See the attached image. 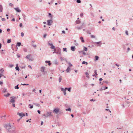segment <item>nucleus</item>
<instances>
[{
    "label": "nucleus",
    "instance_id": "obj_64",
    "mask_svg": "<svg viewBox=\"0 0 133 133\" xmlns=\"http://www.w3.org/2000/svg\"><path fill=\"white\" fill-rule=\"evenodd\" d=\"M115 65L116 66H117L118 67L119 66V65L118 64H117L116 63H115Z\"/></svg>",
    "mask_w": 133,
    "mask_h": 133
},
{
    "label": "nucleus",
    "instance_id": "obj_52",
    "mask_svg": "<svg viewBox=\"0 0 133 133\" xmlns=\"http://www.w3.org/2000/svg\"><path fill=\"white\" fill-rule=\"evenodd\" d=\"M19 26L21 28H23L22 24V23H20L19 24Z\"/></svg>",
    "mask_w": 133,
    "mask_h": 133
},
{
    "label": "nucleus",
    "instance_id": "obj_10",
    "mask_svg": "<svg viewBox=\"0 0 133 133\" xmlns=\"http://www.w3.org/2000/svg\"><path fill=\"white\" fill-rule=\"evenodd\" d=\"M52 113V112H47V114H46L47 115V116H52V115L51 114Z\"/></svg>",
    "mask_w": 133,
    "mask_h": 133
},
{
    "label": "nucleus",
    "instance_id": "obj_40",
    "mask_svg": "<svg viewBox=\"0 0 133 133\" xmlns=\"http://www.w3.org/2000/svg\"><path fill=\"white\" fill-rule=\"evenodd\" d=\"M61 51V49L59 48H58L56 49V51Z\"/></svg>",
    "mask_w": 133,
    "mask_h": 133
},
{
    "label": "nucleus",
    "instance_id": "obj_20",
    "mask_svg": "<svg viewBox=\"0 0 133 133\" xmlns=\"http://www.w3.org/2000/svg\"><path fill=\"white\" fill-rule=\"evenodd\" d=\"M60 59L61 61H62L64 60L66 61V59L64 57H60Z\"/></svg>",
    "mask_w": 133,
    "mask_h": 133
},
{
    "label": "nucleus",
    "instance_id": "obj_7",
    "mask_svg": "<svg viewBox=\"0 0 133 133\" xmlns=\"http://www.w3.org/2000/svg\"><path fill=\"white\" fill-rule=\"evenodd\" d=\"M31 54H29L27 55L25 57V58L28 59H29V61H32V58H29L30 56H31Z\"/></svg>",
    "mask_w": 133,
    "mask_h": 133
},
{
    "label": "nucleus",
    "instance_id": "obj_37",
    "mask_svg": "<svg viewBox=\"0 0 133 133\" xmlns=\"http://www.w3.org/2000/svg\"><path fill=\"white\" fill-rule=\"evenodd\" d=\"M62 80V77L60 76L59 78V82H60Z\"/></svg>",
    "mask_w": 133,
    "mask_h": 133
},
{
    "label": "nucleus",
    "instance_id": "obj_9",
    "mask_svg": "<svg viewBox=\"0 0 133 133\" xmlns=\"http://www.w3.org/2000/svg\"><path fill=\"white\" fill-rule=\"evenodd\" d=\"M21 45V42H17V45H16V51H17V50L18 49V48L17 46H20Z\"/></svg>",
    "mask_w": 133,
    "mask_h": 133
},
{
    "label": "nucleus",
    "instance_id": "obj_27",
    "mask_svg": "<svg viewBox=\"0 0 133 133\" xmlns=\"http://www.w3.org/2000/svg\"><path fill=\"white\" fill-rule=\"evenodd\" d=\"M85 74L86 75V77L87 78H89V74L88 73V72H86L85 73Z\"/></svg>",
    "mask_w": 133,
    "mask_h": 133
},
{
    "label": "nucleus",
    "instance_id": "obj_43",
    "mask_svg": "<svg viewBox=\"0 0 133 133\" xmlns=\"http://www.w3.org/2000/svg\"><path fill=\"white\" fill-rule=\"evenodd\" d=\"M63 51H65L66 52L67 51V48H63Z\"/></svg>",
    "mask_w": 133,
    "mask_h": 133
},
{
    "label": "nucleus",
    "instance_id": "obj_17",
    "mask_svg": "<svg viewBox=\"0 0 133 133\" xmlns=\"http://www.w3.org/2000/svg\"><path fill=\"white\" fill-rule=\"evenodd\" d=\"M3 9L2 6L1 5H0V12H2V11Z\"/></svg>",
    "mask_w": 133,
    "mask_h": 133
},
{
    "label": "nucleus",
    "instance_id": "obj_57",
    "mask_svg": "<svg viewBox=\"0 0 133 133\" xmlns=\"http://www.w3.org/2000/svg\"><path fill=\"white\" fill-rule=\"evenodd\" d=\"M47 35L46 34H44L43 35V37L44 38H45L46 37V36Z\"/></svg>",
    "mask_w": 133,
    "mask_h": 133
},
{
    "label": "nucleus",
    "instance_id": "obj_14",
    "mask_svg": "<svg viewBox=\"0 0 133 133\" xmlns=\"http://www.w3.org/2000/svg\"><path fill=\"white\" fill-rule=\"evenodd\" d=\"M45 62L46 63H48V65L49 66H50L51 64V62L50 61H45Z\"/></svg>",
    "mask_w": 133,
    "mask_h": 133
},
{
    "label": "nucleus",
    "instance_id": "obj_63",
    "mask_svg": "<svg viewBox=\"0 0 133 133\" xmlns=\"http://www.w3.org/2000/svg\"><path fill=\"white\" fill-rule=\"evenodd\" d=\"M54 1V0H52L51 1V4H52L53 3Z\"/></svg>",
    "mask_w": 133,
    "mask_h": 133
},
{
    "label": "nucleus",
    "instance_id": "obj_23",
    "mask_svg": "<svg viewBox=\"0 0 133 133\" xmlns=\"http://www.w3.org/2000/svg\"><path fill=\"white\" fill-rule=\"evenodd\" d=\"M29 106H30L29 108L30 109H32L33 107V105H31V104H29Z\"/></svg>",
    "mask_w": 133,
    "mask_h": 133
},
{
    "label": "nucleus",
    "instance_id": "obj_29",
    "mask_svg": "<svg viewBox=\"0 0 133 133\" xmlns=\"http://www.w3.org/2000/svg\"><path fill=\"white\" fill-rule=\"evenodd\" d=\"M18 85H19V84H17L16 86H15L14 88L15 89H18L19 88L18 86Z\"/></svg>",
    "mask_w": 133,
    "mask_h": 133
},
{
    "label": "nucleus",
    "instance_id": "obj_41",
    "mask_svg": "<svg viewBox=\"0 0 133 133\" xmlns=\"http://www.w3.org/2000/svg\"><path fill=\"white\" fill-rule=\"evenodd\" d=\"M71 87H69L68 88V89H67V90L69 92L71 91Z\"/></svg>",
    "mask_w": 133,
    "mask_h": 133
},
{
    "label": "nucleus",
    "instance_id": "obj_38",
    "mask_svg": "<svg viewBox=\"0 0 133 133\" xmlns=\"http://www.w3.org/2000/svg\"><path fill=\"white\" fill-rule=\"evenodd\" d=\"M54 64H58V62H57V60L56 59L54 61Z\"/></svg>",
    "mask_w": 133,
    "mask_h": 133
},
{
    "label": "nucleus",
    "instance_id": "obj_4",
    "mask_svg": "<svg viewBox=\"0 0 133 133\" xmlns=\"http://www.w3.org/2000/svg\"><path fill=\"white\" fill-rule=\"evenodd\" d=\"M53 21L52 19L48 20L47 21V25L48 26H50L51 25Z\"/></svg>",
    "mask_w": 133,
    "mask_h": 133
},
{
    "label": "nucleus",
    "instance_id": "obj_36",
    "mask_svg": "<svg viewBox=\"0 0 133 133\" xmlns=\"http://www.w3.org/2000/svg\"><path fill=\"white\" fill-rule=\"evenodd\" d=\"M61 90L63 92L66 91V90L63 88H61Z\"/></svg>",
    "mask_w": 133,
    "mask_h": 133
},
{
    "label": "nucleus",
    "instance_id": "obj_24",
    "mask_svg": "<svg viewBox=\"0 0 133 133\" xmlns=\"http://www.w3.org/2000/svg\"><path fill=\"white\" fill-rule=\"evenodd\" d=\"M10 95V94L9 93H8L6 95L5 94L4 96L7 97H9Z\"/></svg>",
    "mask_w": 133,
    "mask_h": 133
},
{
    "label": "nucleus",
    "instance_id": "obj_48",
    "mask_svg": "<svg viewBox=\"0 0 133 133\" xmlns=\"http://www.w3.org/2000/svg\"><path fill=\"white\" fill-rule=\"evenodd\" d=\"M5 116H6L5 115L4 116H1V117L2 118V119L3 118H4V119L5 118Z\"/></svg>",
    "mask_w": 133,
    "mask_h": 133
},
{
    "label": "nucleus",
    "instance_id": "obj_42",
    "mask_svg": "<svg viewBox=\"0 0 133 133\" xmlns=\"http://www.w3.org/2000/svg\"><path fill=\"white\" fill-rule=\"evenodd\" d=\"M87 34H91V33L90 32L89 30H87Z\"/></svg>",
    "mask_w": 133,
    "mask_h": 133
},
{
    "label": "nucleus",
    "instance_id": "obj_30",
    "mask_svg": "<svg viewBox=\"0 0 133 133\" xmlns=\"http://www.w3.org/2000/svg\"><path fill=\"white\" fill-rule=\"evenodd\" d=\"M6 89L5 88H4L2 90V92L4 93L6 92Z\"/></svg>",
    "mask_w": 133,
    "mask_h": 133
},
{
    "label": "nucleus",
    "instance_id": "obj_19",
    "mask_svg": "<svg viewBox=\"0 0 133 133\" xmlns=\"http://www.w3.org/2000/svg\"><path fill=\"white\" fill-rule=\"evenodd\" d=\"M70 69V68L68 66L67 67V69L66 70V71L67 72H69Z\"/></svg>",
    "mask_w": 133,
    "mask_h": 133
},
{
    "label": "nucleus",
    "instance_id": "obj_56",
    "mask_svg": "<svg viewBox=\"0 0 133 133\" xmlns=\"http://www.w3.org/2000/svg\"><path fill=\"white\" fill-rule=\"evenodd\" d=\"M21 85H29V84H25V83H24V84H21Z\"/></svg>",
    "mask_w": 133,
    "mask_h": 133
},
{
    "label": "nucleus",
    "instance_id": "obj_22",
    "mask_svg": "<svg viewBox=\"0 0 133 133\" xmlns=\"http://www.w3.org/2000/svg\"><path fill=\"white\" fill-rule=\"evenodd\" d=\"M81 23V21L79 20H77L76 21V24H79Z\"/></svg>",
    "mask_w": 133,
    "mask_h": 133
},
{
    "label": "nucleus",
    "instance_id": "obj_3",
    "mask_svg": "<svg viewBox=\"0 0 133 133\" xmlns=\"http://www.w3.org/2000/svg\"><path fill=\"white\" fill-rule=\"evenodd\" d=\"M50 42H51V41H48V45H49L51 46V47H50L52 49H55L54 46L53 45L52 43H50Z\"/></svg>",
    "mask_w": 133,
    "mask_h": 133
},
{
    "label": "nucleus",
    "instance_id": "obj_34",
    "mask_svg": "<svg viewBox=\"0 0 133 133\" xmlns=\"http://www.w3.org/2000/svg\"><path fill=\"white\" fill-rule=\"evenodd\" d=\"M97 70H95L94 71V73L95 74V75H96V76L98 75V74H97ZM95 77H96V76H95Z\"/></svg>",
    "mask_w": 133,
    "mask_h": 133
},
{
    "label": "nucleus",
    "instance_id": "obj_61",
    "mask_svg": "<svg viewBox=\"0 0 133 133\" xmlns=\"http://www.w3.org/2000/svg\"><path fill=\"white\" fill-rule=\"evenodd\" d=\"M32 46L34 48H35L36 47V45H34L33 44H32Z\"/></svg>",
    "mask_w": 133,
    "mask_h": 133
},
{
    "label": "nucleus",
    "instance_id": "obj_25",
    "mask_svg": "<svg viewBox=\"0 0 133 133\" xmlns=\"http://www.w3.org/2000/svg\"><path fill=\"white\" fill-rule=\"evenodd\" d=\"M33 104L34 105H35L37 107H39L40 106V105L38 103H33Z\"/></svg>",
    "mask_w": 133,
    "mask_h": 133
},
{
    "label": "nucleus",
    "instance_id": "obj_46",
    "mask_svg": "<svg viewBox=\"0 0 133 133\" xmlns=\"http://www.w3.org/2000/svg\"><path fill=\"white\" fill-rule=\"evenodd\" d=\"M82 28V26H80L78 27L77 29H81Z\"/></svg>",
    "mask_w": 133,
    "mask_h": 133
},
{
    "label": "nucleus",
    "instance_id": "obj_18",
    "mask_svg": "<svg viewBox=\"0 0 133 133\" xmlns=\"http://www.w3.org/2000/svg\"><path fill=\"white\" fill-rule=\"evenodd\" d=\"M44 69H45V67L43 66L41 67V71L42 72H44Z\"/></svg>",
    "mask_w": 133,
    "mask_h": 133
},
{
    "label": "nucleus",
    "instance_id": "obj_44",
    "mask_svg": "<svg viewBox=\"0 0 133 133\" xmlns=\"http://www.w3.org/2000/svg\"><path fill=\"white\" fill-rule=\"evenodd\" d=\"M125 33L127 35H128V31L127 30H126L125 31Z\"/></svg>",
    "mask_w": 133,
    "mask_h": 133
},
{
    "label": "nucleus",
    "instance_id": "obj_53",
    "mask_svg": "<svg viewBox=\"0 0 133 133\" xmlns=\"http://www.w3.org/2000/svg\"><path fill=\"white\" fill-rule=\"evenodd\" d=\"M23 50L25 52H26L27 51V50L26 49V48H24L23 49Z\"/></svg>",
    "mask_w": 133,
    "mask_h": 133
},
{
    "label": "nucleus",
    "instance_id": "obj_58",
    "mask_svg": "<svg viewBox=\"0 0 133 133\" xmlns=\"http://www.w3.org/2000/svg\"><path fill=\"white\" fill-rule=\"evenodd\" d=\"M2 21H5V19L4 18H2Z\"/></svg>",
    "mask_w": 133,
    "mask_h": 133
},
{
    "label": "nucleus",
    "instance_id": "obj_16",
    "mask_svg": "<svg viewBox=\"0 0 133 133\" xmlns=\"http://www.w3.org/2000/svg\"><path fill=\"white\" fill-rule=\"evenodd\" d=\"M80 39L81 40V41L82 43H84V40L83 38V37H81L80 38Z\"/></svg>",
    "mask_w": 133,
    "mask_h": 133
},
{
    "label": "nucleus",
    "instance_id": "obj_26",
    "mask_svg": "<svg viewBox=\"0 0 133 133\" xmlns=\"http://www.w3.org/2000/svg\"><path fill=\"white\" fill-rule=\"evenodd\" d=\"M22 15L23 16V18H23L24 20L25 21V17H26L25 15L24 14H22Z\"/></svg>",
    "mask_w": 133,
    "mask_h": 133
},
{
    "label": "nucleus",
    "instance_id": "obj_6",
    "mask_svg": "<svg viewBox=\"0 0 133 133\" xmlns=\"http://www.w3.org/2000/svg\"><path fill=\"white\" fill-rule=\"evenodd\" d=\"M17 115H19L22 118L23 116H25V114L23 112L19 113L18 112L17 113Z\"/></svg>",
    "mask_w": 133,
    "mask_h": 133
},
{
    "label": "nucleus",
    "instance_id": "obj_47",
    "mask_svg": "<svg viewBox=\"0 0 133 133\" xmlns=\"http://www.w3.org/2000/svg\"><path fill=\"white\" fill-rule=\"evenodd\" d=\"M13 5V4L11 3H10L9 4V5L11 7Z\"/></svg>",
    "mask_w": 133,
    "mask_h": 133
},
{
    "label": "nucleus",
    "instance_id": "obj_12",
    "mask_svg": "<svg viewBox=\"0 0 133 133\" xmlns=\"http://www.w3.org/2000/svg\"><path fill=\"white\" fill-rule=\"evenodd\" d=\"M70 49L72 51H74L76 49L75 47V46H71L70 48Z\"/></svg>",
    "mask_w": 133,
    "mask_h": 133
},
{
    "label": "nucleus",
    "instance_id": "obj_45",
    "mask_svg": "<svg viewBox=\"0 0 133 133\" xmlns=\"http://www.w3.org/2000/svg\"><path fill=\"white\" fill-rule=\"evenodd\" d=\"M48 14H49V16L50 17H51V18H52V15H51V14L50 13H49Z\"/></svg>",
    "mask_w": 133,
    "mask_h": 133
},
{
    "label": "nucleus",
    "instance_id": "obj_2",
    "mask_svg": "<svg viewBox=\"0 0 133 133\" xmlns=\"http://www.w3.org/2000/svg\"><path fill=\"white\" fill-rule=\"evenodd\" d=\"M4 127H5L6 129L9 132L10 131V130L9 129L11 127V126L9 124H6L4 126Z\"/></svg>",
    "mask_w": 133,
    "mask_h": 133
},
{
    "label": "nucleus",
    "instance_id": "obj_59",
    "mask_svg": "<svg viewBox=\"0 0 133 133\" xmlns=\"http://www.w3.org/2000/svg\"><path fill=\"white\" fill-rule=\"evenodd\" d=\"M21 36L22 37H23L24 36V34L23 32H22L21 33Z\"/></svg>",
    "mask_w": 133,
    "mask_h": 133
},
{
    "label": "nucleus",
    "instance_id": "obj_55",
    "mask_svg": "<svg viewBox=\"0 0 133 133\" xmlns=\"http://www.w3.org/2000/svg\"><path fill=\"white\" fill-rule=\"evenodd\" d=\"M69 66L71 67V66H72V64H71L70 63H69Z\"/></svg>",
    "mask_w": 133,
    "mask_h": 133
},
{
    "label": "nucleus",
    "instance_id": "obj_62",
    "mask_svg": "<svg viewBox=\"0 0 133 133\" xmlns=\"http://www.w3.org/2000/svg\"><path fill=\"white\" fill-rule=\"evenodd\" d=\"M14 66V65L13 64H11L10 65V68H12Z\"/></svg>",
    "mask_w": 133,
    "mask_h": 133
},
{
    "label": "nucleus",
    "instance_id": "obj_54",
    "mask_svg": "<svg viewBox=\"0 0 133 133\" xmlns=\"http://www.w3.org/2000/svg\"><path fill=\"white\" fill-rule=\"evenodd\" d=\"M103 82L104 83H105L107 84H108L109 83L107 81H103Z\"/></svg>",
    "mask_w": 133,
    "mask_h": 133
},
{
    "label": "nucleus",
    "instance_id": "obj_49",
    "mask_svg": "<svg viewBox=\"0 0 133 133\" xmlns=\"http://www.w3.org/2000/svg\"><path fill=\"white\" fill-rule=\"evenodd\" d=\"M17 56L18 58H19L20 57V55L19 54H17Z\"/></svg>",
    "mask_w": 133,
    "mask_h": 133
},
{
    "label": "nucleus",
    "instance_id": "obj_28",
    "mask_svg": "<svg viewBox=\"0 0 133 133\" xmlns=\"http://www.w3.org/2000/svg\"><path fill=\"white\" fill-rule=\"evenodd\" d=\"M82 64H85L86 65H87L88 64V62H86L83 61L82 62Z\"/></svg>",
    "mask_w": 133,
    "mask_h": 133
},
{
    "label": "nucleus",
    "instance_id": "obj_1",
    "mask_svg": "<svg viewBox=\"0 0 133 133\" xmlns=\"http://www.w3.org/2000/svg\"><path fill=\"white\" fill-rule=\"evenodd\" d=\"M16 98V97L12 96V97H10V100L9 101V103L10 104H11V103H14L15 102V99Z\"/></svg>",
    "mask_w": 133,
    "mask_h": 133
},
{
    "label": "nucleus",
    "instance_id": "obj_8",
    "mask_svg": "<svg viewBox=\"0 0 133 133\" xmlns=\"http://www.w3.org/2000/svg\"><path fill=\"white\" fill-rule=\"evenodd\" d=\"M95 43H96L97 46H101V45L102 44V42L101 41H99L98 42H96Z\"/></svg>",
    "mask_w": 133,
    "mask_h": 133
},
{
    "label": "nucleus",
    "instance_id": "obj_60",
    "mask_svg": "<svg viewBox=\"0 0 133 133\" xmlns=\"http://www.w3.org/2000/svg\"><path fill=\"white\" fill-rule=\"evenodd\" d=\"M43 72V74L44 75H45L46 74L47 72L46 71H44V72Z\"/></svg>",
    "mask_w": 133,
    "mask_h": 133
},
{
    "label": "nucleus",
    "instance_id": "obj_11",
    "mask_svg": "<svg viewBox=\"0 0 133 133\" xmlns=\"http://www.w3.org/2000/svg\"><path fill=\"white\" fill-rule=\"evenodd\" d=\"M14 9L17 12H21V10L19 9L18 8H14Z\"/></svg>",
    "mask_w": 133,
    "mask_h": 133
},
{
    "label": "nucleus",
    "instance_id": "obj_35",
    "mask_svg": "<svg viewBox=\"0 0 133 133\" xmlns=\"http://www.w3.org/2000/svg\"><path fill=\"white\" fill-rule=\"evenodd\" d=\"M66 111H71V109L70 108H69L68 109H66Z\"/></svg>",
    "mask_w": 133,
    "mask_h": 133
},
{
    "label": "nucleus",
    "instance_id": "obj_5",
    "mask_svg": "<svg viewBox=\"0 0 133 133\" xmlns=\"http://www.w3.org/2000/svg\"><path fill=\"white\" fill-rule=\"evenodd\" d=\"M54 113H55L56 114H58L59 112V109L58 108H55L53 111Z\"/></svg>",
    "mask_w": 133,
    "mask_h": 133
},
{
    "label": "nucleus",
    "instance_id": "obj_51",
    "mask_svg": "<svg viewBox=\"0 0 133 133\" xmlns=\"http://www.w3.org/2000/svg\"><path fill=\"white\" fill-rule=\"evenodd\" d=\"M130 50V48H127V52H128V51Z\"/></svg>",
    "mask_w": 133,
    "mask_h": 133
},
{
    "label": "nucleus",
    "instance_id": "obj_21",
    "mask_svg": "<svg viewBox=\"0 0 133 133\" xmlns=\"http://www.w3.org/2000/svg\"><path fill=\"white\" fill-rule=\"evenodd\" d=\"M55 53H56L57 54H59L60 55L61 54V51H55Z\"/></svg>",
    "mask_w": 133,
    "mask_h": 133
},
{
    "label": "nucleus",
    "instance_id": "obj_33",
    "mask_svg": "<svg viewBox=\"0 0 133 133\" xmlns=\"http://www.w3.org/2000/svg\"><path fill=\"white\" fill-rule=\"evenodd\" d=\"M11 42V39H8L7 40V42L8 43H10Z\"/></svg>",
    "mask_w": 133,
    "mask_h": 133
},
{
    "label": "nucleus",
    "instance_id": "obj_32",
    "mask_svg": "<svg viewBox=\"0 0 133 133\" xmlns=\"http://www.w3.org/2000/svg\"><path fill=\"white\" fill-rule=\"evenodd\" d=\"M87 49H88V48L87 47H85V46L84 47V49H83V50L84 51H87Z\"/></svg>",
    "mask_w": 133,
    "mask_h": 133
},
{
    "label": "nucleus",
    "instance_id": "obj_15",
    "mask_svg": "<svg viewBox=\"0 0 133 133\" xmlns=\"http://www.w3.org/2000/svg\"><path fill=\"white\" fill-rule=\"evenodd\" d=\"M95 61H96L99 58V57L97 56H96L95 57Z\"/></svg>",
    "mask_w": 133,
    "mask_h": 133
},
{
    "label": "nucleus",
    "instance_id": "obj_39",
    "mask_svg": "<svg viewBox=\"0 0 133 133\" xmlns=\"http://www.w3.org/2000/svg\"><path fill=\"white\" fill-rule=\"evenodd\" d=\"M77 2L78 3H81V1L80 0H76Z\"/></svg>",
    "mask_w": 133,
    "mask_h": 133
},
{
    "label": "nucleus",
    "instance_id": "obj_13",
    "mask_svg": "<svg viewBox=\"0 0 133 133\" xmlns=\"http://www.w3.org/2000/svg\"><path fill=\"white\" fill-rule=\"evenodd\" d=\"M18 64H17L16 65V67H15V69L16 70L19 71L20 69L18 66Z\"/></svg>",
    "mask_w": 133,
    "mask_h": 133
},
{
    "label": "nucleus",
    "instance_id": "obj_50",
    "mask_svg": "<svg viewBox=\"0 0 133 133\" xmlns=\"http://www.w3.org/2000/svg\"><path fill=\"white\" fill-rule=\"evenodd\" d=\"M91 38H95V36L94 35H91Z\"/></svg>",
    "mask_w": 133,
    "mask_h": 133
},
{
    "label": "nucleus",
    "instance_id": "obj_31",
    "mask_svg": "<svg viewBox=\"0 0 133 133\" xmlns=\"http://www.w3.org/2000/svg\"><path fill=\"white\" fill-rule=\"evenodd\" d=\"M4 71V70L3 69H1V70H0V74H2Z\"/></svg>",
    "mask_w": 133,
    "mask_h": 133
}]
</instances>
